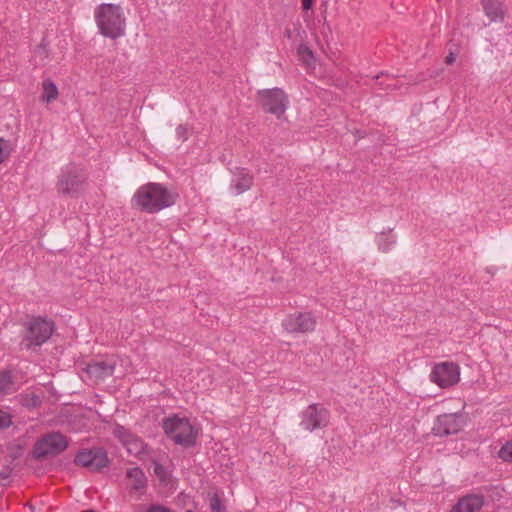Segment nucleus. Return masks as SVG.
<instances>
[{
	"label": "nucleus",
	"mask_w": 512,
	"mask_h": 512,
	"mask_svg": "<svg viewBox=\"0 0 512 512\" xmlns=\"http://www.w3.org/2000/svg\"><path fill=\"white\" fill-rule=\"evenodd\" d=\"M178 194L160 183H147L137 189L132 204L146 213L155 214L176 203Z\"/></svg>",
	"instance_id": "1"
},
{
	"label": "nucleus",
	"mask_w": 512,
	"mask_h": 512,
	"mask_svg": "<svg viewBox=\"0 0 512 512\" xmlns=\"http://www.w3.org/2000/svg\"><path fill=\"white\" fill-rule=\"evenodd\" d=\"M19 349L21 351H38L53 335L55 323L43 316H31L22 323Z\"/></svg>",
	"instance_id": "2"
},
{
	"label": "nucleus",
	"mask_w": 512,
	"mask_h": 512,
	"mask_svg": "<svg viewBox=\"0 0 512 512\" xmlns=\"http://www.w3.org/2000/svg\"><path fill=\"white\" fill-rule=\"evenodd\" d=\"M95 21L104 37L117 39L125 34L126 18L121 6L111 3L100 4L95 9Z\"/></svg>",
	"instance_id": "3"
},
{
	"label": "nucleus",
	"mask_w": 512,
	"mask_h": 512,
	"mask_svg": "<svg viewBox=\"0 0 512 512\" xmlns=\"http://www.w3.org/2000/svg\"><path fill=\"white\" fill-rule=\"evenodd\" d=\"M165 434L176 444L183 447L194 446L197 439V430L187 418L176 415L163 420Z\"/></svg>",
	"instance_id": "4"
},
{
	"label": "nucleus",
	"mask_w": 512,
	"mask_h": 512,
	"mask_svg": "<svg viewBox=\"0 0 512 512\" xmlns=\"http://www.w3.org/2000/svg\"><path fill=\"white\" fill-rule=\"evenodd\" d=\"M86 180L85 170L78 165L70 164L61 170L56 188L59 194L77 197L83 191Z\"/></svg>",
	"instance_id": "5"
},
{
	"label": "nucleus",
	"mask_w": 512,
	"mask_h": 512,
	"mask_svg": "<svg viewBox=\"0 0 512 512\" xmlns=\"http://www.w3.org/2000/svg\"><path fill=\"white\" fill-rule=\"evenodd\" d=\"M256 102L265 113H270L280 118L288 107V97L280 88L259 90L256 94Z\"/></svg>",
	"instance_id": "6"
},
{
	"label": "nucleus",
	"mask_w": 512,
	"mask_h": 512,
	"mask_svg": "<svg viewBox=\"0 0 512 512\" xmlns=\"http://www.w3.org/2000/svg\"><path fill=\"white\" fill-rule=\"evenodd\" d=\"M68 446L67 438L59 432H51L42 436L34 445L33 457L41 460L54 457L63 452Z\"/></svg>",
	"instance_id": "7"
},
{
	"label": "nucleus",
	"mask_w": 512,
	"mask_h": 512,
	"mask_svg": "<svg viewBox=\"0 0 512 512\" xmlns=\"http://www.w3.org/2000/svg\"><path fill=\"white\" fill-rule=\"evenodd\" d=\"M300 427L308 432L323 429L328 426L330 412L321 404H311L300 415Z\"/></svg>",
	"instance_id": "8"
},
{
	"label": "nucleus",
	"mask_w": 512,
	"mask_h": 512,
	"mask_svg": "<svg viewBox=\"0 0 512 512\" xmlns=\"http://www.w3.org/2000/svg\"><path fill=\"white\" fill-rule=\"evenodd\" d=\"M74 463L77 466L89 469L92 472H99L109 464L107 452L103 448L82 449L76 455Z\"/></svg>",
	"instance_id": "9"
},
{
	"label": "nucleus",
	"mask_w": 512,
	"mask_h": 512,
	"mask_svg": "<svg viewBox=\"0 0 512 512\" xmlns=\"http://www.w3.org/2000/svg\"><path fill=\"white\" fill-rule=\"evenodd\" d=\"M459 366L452 362L436 364L431 373L430 380L441 388H448L459 381Z\"/></svg>",
	"instance_id": "10"
},
{
	"label": "nucleus",
	"mask_w": 512,
	"mask_h": 512,
	"mask_svg": "<svg viewBox=\"0 0 512 512\" xmlns=\"http://www.w3.org/2000/svg\"><path fill=\"white\" fill-rule=\"evenodd\" d=\"M464 418L459 413L439 415L435 420L432 431L436 436L457 434L464 426Z\"/></svg>",
	"instance_id": "11"
},
{
	"label": "nucleus",
	"mask_w": 512,
	"mask_h": 512,
	"mask_svg": "<svg viewBox=\"0 0 512 512\" xmlns=\"http://www.w3.org/2000/svg\"><path fill=\"white\" fill-rule=\"evenodd\" d=\"M282 325L289 333H306L315 329L316 319L311 313L299 312L287 315Z\"/></svg>",
	"instance_id": "12"
},
{
	"label": "nucleus",
	"mask_w": 512,
	"mask_h": 512,
	"mask_svg": "<svg viewBox=\"0 0 512 512\" xmlns=\"http://www.w3.org/2000/svg\"><path fill=\"white\" fill-rule=\"evenodd\" d=\"M115 362L111 360L93 361L88 363L84 369L89 379L95 384L111 377L115 370Z\"/></svg>",
	"instance_id": "13"
},
{
	"label": "nucleus",
	"mask_w": 512,
	"mask_h": 512,
	"mask_svg": "<svg viewBox=\"0 0 512 512\" xmlns=\"http://www.w3.org/2000/svg\"><path fill=\"white\" fill-rule=\"evenodd\" d=\"M483 497L468 494L458 499L449 512H479L483 507Z\"/></svg>",
	"instance_id": "14"
},
{
	"label": "nucleus",
	"mask_w": 512,
	"mask_h": 512,
	"mask_svg": "<svg viewBox=\"0 0 512 512\" xmlns=\"http://www.w3.org/2000/svg\"><path fill=\"white\" fill-rule=\"evenodd\" d=\"M126 478L129 481L130 494H143L147 487V477L140 467L129 468L126 471Z\"/></svg>",
	"instance_id": "15"
},
{
	"label": "nucleus",
	"mask_w": 512,
	"mask_h": 512,
	"mask_svg": "<svg viewBox=\"0 0 512 512\" xmlns=\"http://www.w3.org/2000/svg\"><path fill=\"white\" fill-rule=\"evenodd\" d=\"M253 184V176L244 168L237 169L231 180V189L236 195H239L251 188Z\"/></svg>",
	"instance_id": "16"
},
{
	"label": "nucleus",
	"mask_w": 512,
	"mask_h": 512,
	"mask_svg": "<svg viewBox=\"0 0 512 512\" xmlns=\"http://www.w3.org/2000/svg\"><path fill=\"white\" fill-rule=\"evenodd\" d=\"M482 7L491 22L503 21L504 10L499 0H482Z\"/></svg>",
	"instance_id": "17"
},
{
	"label": "nucleus",
	"mask_w": 512,
	"mask_h": 512,
	"mask_svg": "<svg viewBox=\"0 0 512 512\" xmlns=\"http://www.w3.org/2000/svg\"><path fill=\"white\" fill-rule=\"evenodd\" d=\"M41 100L46 103H51L58 98L59 92L56 84L51 79H45L42 83Z\"/></svg>",
	"instance_id": "18"
},
{
	"label": "nucleus",
	"mask_w": 512,
	"mask_h": 512,
	"mask_svg": "<svg viewBox=\"0 0 512 512\" xmlns=\"http://www.w3.org/2000/svg\"><path fill=\"white\" fill-rule=\"evenodd\" d=\"M124 446L126 447L127 452L135 457H141L146 452L145 443L136 435H133V437L129 439Z\"/></svg>",
	"instance_id": "19"
},
{
	"label": "nucleus",
	"mask_w": 512,
	"mask_h": 512,
	"mask_svg": "<svg viewBox=\"0 0 512 512\" xmlns=\"http://www.w3.org/2000/svg\"><path fill=\"white\" fill-rule=\"evenodd\" d=\"M14 385L13 375L10 370L0 371V394H8Z\"/></svg>",
	"instance_id": "20"
},
{
	"label": "nucleus",
	"mask_w": 512,
	"mask_h": 512,
	"mask_svg": "<svg viewBox=\"0 0 512 512\" xmlns=\"http://www.w3.org/2000/svg\"><path fill=\"white\" fill-rule=\"evenodd\" d=\"M498 456L508 462H512V440L506 442L498 452Z\"/></svg>",
	"instance_id": "21"
},
{
	"label": "nucleus",
	"mask_w": 512,
	"mask_h": 512,
	"mask_svg": "<svg viewBox=\"0 0 512 512\" xmlns=\"http://www.w3.org/2000/svg\"><path fill=\"white\" fill-rule=\"evenodd\" d=\"M114 435L120 439V441L123 443V445L133 437V433H131L129 430L124 428L123 426H117L114 429Z\"/></svg>",
	"instance_id": "22"
},
{
	"label": "nucleus",
	"mask_w": 512,
	"mask_h": 512,
	"mask_svg": "<svg viewBox=\"0 0 512 512\" xmlns=\"http://www.w3.org/2000/svg\"><path fill=\"white\" fill-rule=\"evenodd\" d=\"M11 147L9 141L0 138V164L10 155Z\"/></svg>",
	"instance_id": "23"
},
{
	"label": "nucleus",
	"mask_w": 512,
	"mask_h": 512,
	"mask_svg": "<svg viewBox=\"0 0 512 512\" xmlns=\"http://www.w3.org/2000/svg\"><path fill=\"white\" fill-rule=\"evenodd\" d=\"M395 243V237L381 238L378 242L379 250L387 253Z\"/></svg>",
	"instance_id": "24"
},
{
	"label": "nucleus",
	"mask_w": 512,
	"mask_h": 512,
	"mask_svg": "<svg viewBox=\"0 0 512 512\" xmlns=\"http://www.w3.org/2000/svg\"><path fill=\"white\" fill-rule=\"evenodd\" d=\"M210 508L212 512H223L224 506L221 502L220 497L217 494H214L210 499Z\"/></svg>",
	"instance_id": "25"
},
{
	"label": "nucleus",
	"mask_w": 512,
	"mask_h": 512,
	"mask_svg": "<svg viewBox=\"0 0 512 512\" xmlns=\"http://www.w3.org/2000/svg\"><path fill=\"white\" fill-rule=\"evenodd\" d=\"M22 456V446L20 445H12L8 447V457L11 462L20 458Z\"/></svg>",
	"instance_id": "26"
},
{
	"label": "nucleus",
	"mask_w": 512,
	"mask_h": 512,
	"mask_svg": "<svg viewBox=\"0 0 512 512\" xmlns=\"http://www.w3.org/2000/svg\"><path fill=\"white\" fill-rule=\"evenodd\" d=\"M12 424L10 413L0 410V430L8 428Z\"/></svg>",
	"instance_id": "27"
},
{
	"label": "nucleus",
	"mask_w": 512,
	"mask_h": 512,
	"mask_svg": "<svg viewBox=\"0 0 512 512\" xmlns=\"http://www.w3.org/2000/svg\"><path fill=\"white\" fill-rule=\"evenodd\" d=\"M154 473L160 480H165L167 477L166 469L160 463H154Z\"/></svg>",
	"instance_id": "28"
},
{
	"label": "nucleus",
	"mask_w": 512,
	"mask_h": 512,
	"mask_svg": "<svg viewBox=\"0 0 512 512\" xmlns=\"http://www.w3.org/2000/svg\"><path fill=\"white\" fill-rule=\"evenodd\" d=\"M177 138L181 141H186L188 139V129L184 125H179L176 128Z\"/></svg>",
	"instance_id": "29"
},
{
	"label": "nucleus",
	"mask_w": 512,
	"mask_h": 512,
	"mask_svg": "<svg viewBox=\"0 0 512 512\" xmlns=\"http://www.w3.org/2000/svg\"><path fill=\"white\" fill-rule=\"evenodd\" d=\"M146 512H173L172 510H170L169 508L163 506V505H160V504H153L151 505L147 510Z\"/></svg>",
	"instance_id": "30"
},
{
	"label": "nucleus",
	"mask_w": 512,
	"mask_h": 512,
	"mask_svg": "<svg viewBox=\"0 0 512 512\" xmlns=\"http://www.w3.org/2000/svg\"><path fill=\"white\" fill-rule=\"evenodd\" d=\"M455 60H456L455 54L453 52H450L447 55V57L445 59V62H446V64L451 65V64H453L455 62Z\"/></svg>",
	"instance_id": "31"
},
{
	"label": "nucleus",
	"mask_w": 512,
	"mask_h": 512,
	"mask_svg": "<svg viewBox=\"0 0 512 512\" xmlns=\"http://www.w3.org/2000/svg\"><path fill=\"white\" fill-rule=\"evenodd\" d=\"M312 5H313V0H302V7L304 10L311 9Z\"/></svg>",
	"instance_id": "32"
},
{
	"label": "nucleus",
	"mask_w": 512,
	"mask_h": 512,
	"mask_svg": "<svg viewBox=\"0 0 512 512\" xmlns=\"http://www.w3.org/2000/svg\"><path fill=\"white\" fill-rule=\"evenodd\" d=\"M9 473H10V469H8V471H7V472H3V471H2V472H0V477H1V478H7V477H8V475H9Z\"/></svg>",
	"instance_id": "33"
},
{
	"label": "nucleus",
	"mask_w": 512,
	"mask_h": 512,
	"mask_svg": "<svg viewBox=\"0 0 512 512\" xmlns=\"http://www.w3.org/2000/svg\"><path fill=\"white\" fill-rule=\"evenodd\" d=\"M304 51L309 55L312 56V52L308 48H304Z\"/></svg>",
	"instance_id": "34"
},
{
	"label": "nucleus",
	"mask_w": 512,
	"mask_h": 512,
	"mask_svg": "<svg viewBox=\"0 0 512 512\" xmlns=\"http://www.w3.org/2000/svg\"><path fill=\"white\" fill-rule=\"evenodd\" d=\"M81 512H96V511L92 510V509H89V510H84V511H81Z\"/></svg>",
	"instance_id": "35"
},
{
	"label": "nucleus",
	"mask_w": 512,
	"mask_h": 512,
	"mask_svg": "<svg viewBox=\"0 0 512 512\" xmlns=\"http://www.w3.org/2000/svg\"><path fill=\"white\" fill-rule=\"evenodd\" d=\"M2 452V446L0 445V453Z\"/></svg>",
	"instance_id": "36"
}]
</instances>
